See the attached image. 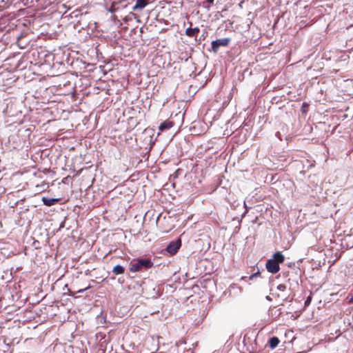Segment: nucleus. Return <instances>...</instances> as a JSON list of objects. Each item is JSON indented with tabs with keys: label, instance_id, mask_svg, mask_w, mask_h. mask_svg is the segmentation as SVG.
Segmentation results:
<instances>
[{
	"label": "nucleus",
	"instance_id": "7ed1b4c3",
	"mask_svg": "<svg viewBox=\"0 0 353 353\" xmlns=\"http://www.w3.org/2000/svg\"><path fill=\"white\" fill-rule=\"evenodd\" d=\"M181 244V243L180 239L176 241H172L167 246L166 250L172 255L175 254L177 252L178 250L179 249Z\"/></svg>",
	"mask_w": 353,
	"mask_h": 353
},
{
	"label": "nucleus",
	"instance_id": "9d476101",
	"mask_svg": "<svg viewBox=\"0 0 353 353\" xmlns=\"http://www.w3.org/2000/svg\"><path fill=\"white\" fill-rule=\"evenodd\" d=\"M279 265V263H282L284 261V256L280 252H276L274 254V259H272Z\"/></svg>",
	"mask_w": 353,
	"mask_h": 353
},
{
	"label": "nucleus",
	"instance_id": "f3484780",
	"mask_svg": "<svg viewBox=\"0 0 353 353\" xmlns=\"http://www.w3.org/2000/svg\"><path fill=\"white\" fill-rule=\"evenodd\" d=\"M259 273H256V274H254L250 276V279H252L253 277H254L255 276H256Z\"/></svg>",
	"mask_w": 353,
	"mask_h": 353
},
{
	"label": "nucleus",
	"instance_id": "f257e3e1",
	"mask_svg": "<svg viewBox=\"0 0 353 353\" xmlns=\"http://www.w3.org/2000/svg\"><path fill=\"white\" fill-rule=\"evenodd\" d=\"M153 263L148 259H138L137 261L131 265L130 270L132 272L141 271L151 268Z\"/></svg>",
	"mask_w": 353,
	"mask_h": 353
},
{
	"label": "nucleus",
	"instance_id": "1a4fd4ad",
	"mask_svg": "<svg viewBox=\"0 0 353 353\" xmlns=\"http://www.w3.org/2000/svg\"><path fill=\"white\" fill-rule=\"evenodd\" d=\"M199 28H187L185 30V34L188 37H194L196 36L199 32Z\"/></svg>",
	"mask_w": 353,
	"mask_h": 353
},
{
	"label": "nucleus",
	"instance_id": "39448f33",
	"mask_svg": "<svg viewBox=\"0 0 353 353\" xmlns=\"http://www.w3.org/2000/svg\"><path fill=\"white\" fill-rule=\"evenodd\" d=\"M148 2L147 0H137L136 4L133 6L132 10H142L148 5Z\"/></svg>",
	"mask_w": 353,
	"mask_h": 353
},
{
	"label": "nucleus",
	"instance_id": "9b49d317",
	"mask_svg": "<svg viewBox=\"0 0 353 353\" xmlns=\"http://www.w3.org/2000/svg\"><path fill=\"white\" fill-rule=\"evenodd\" d=\"M125 272V268L120 265H117L113 268L112 272L116 274H122Z\"/></svg>",
	"mask_w": 353,
	"mask_h": 353
},
{
	"label": "nucleus",
	"instance_id": "20e7f679",
	"mask_svg": "<svg viewBox=\"0 0 353 353\" xmlns=\"http://www.w3.org/2000/svg\"><path fill=\"white\" fill-rule=\"evenodd\" d=\"M265 266L268 271L272 274H276L280 270L279 265L276 263V261H274L272 259H270L267 261Z\"/></svg>",
	"mask_w": 353,
	"mask_h": 353
},
{
	"label": "nucleus",
	"instance_id": "4468645a",
	"mask_svg": "<svg viewBox=\"0 0 353 353\" xmlns=\"http://www.w3.org/2000/svg\"><path fill=\"white\" fill-rule=\"evenodd\" d=\"M350 303H353V294H349L347 297Z\"/></svg>",
	"mask_w": 353,
	"mask_h": 353
},
{
	"label": "nucleus",
	"instance_id": "f8f14e48",
	"mask_svg": "<svg viewBox=\"0 0 353 353\" xmlns=\"http://www.w3.org/2000/svg\"><path fill=\"white\" fill-rule=\"evenodd\" d=\"M277 289L279 290V291H281V292H283L286 289V286L284 284H280L277 286Z\"/></svg>",
	"mask_w": 353,
	"mask_h": 353
},
{
	"label": "nucleus",
	"instance_id": "f03ea898",
	"mask_svg": "<svg viewBox=\"0 0 353 353\" xmlns=\"http://www.w3.org/2000/svg\"><path fill=\"white\" fill-rule=\"evenodd\" d=\"M230 41V38H224L213 41L212 42V49L214 52H217L220 46H228Z\"/></svg>",
	"mask_w": 353,
	"mask_h": 353
},
{
	"label": "nucleus",
	"instance_id": "2eb2a0df",
	"mask_svg": "<svg viewBox=\"0 0 353 353\" xmlns=\"http://www.w3.org/2000/svg\"><path fill=\"white\" fill-rule=\"evenodd\" d=\"M88 288H85V289L79 290L78 291V292H79V293L83 292H84V291H85Z\"/></svg>",
	"mask_w": 353,
	"mask_h": 353
},
{
	"label": "nucleus",
	"instance_id": "dca6fc26",
	"mask_svg": "<svg viewBox=\"0 0 353 353\" xmlns=\"http://www.w3.org/2000/svg\"><path fill=\"white\" fill-rule=\"evenodd\" d=\"M214 0H207V2L210 4H212Z\"/></svg>",
	"mask_w": 353,
	"mask_h": 353
},
{
	"label": "nucleus",
	"instance_id": "ddd939ff",
	"mask_svg": "<svg viewBox=\"0 0 353 353\" xmlns=\"http://www.w3.org/2000/svg\"><path fill=\"white\" fill-rule=\"evenodd\" d=\"M312 300V297L309 296L305 301V305H309Z\"/></svg>",
	"mask_w": 353,
	"mask_h": 353
},
{
	"label": "nucleus",
	"instance_id": "423d86ee",
	"mask_svg": "<svg viewBox=\"0 0 353 353\" xmlns=\"http://www.w3.org/2000/svg\"><path fill=\"white\" fill-rule=\"evenodd\" d=\"M173 125L174 123L172 121H165L159 125V130L163 132L165 130L171 128L172 127H173Z\"/></svg>",
	"mask_w": 353,
	"mask_h": 353
},
{
	"label": "nucleus",
	"instance_id": "0eeeda50",
	"mask_svg": "<svg viewBox=\"0 0 353 353\" xmlns=\"http://www.w3.org/2000/svg\"><path fill=\"white\" fill-rule=\"evenodd\" d=\"M279 343H280V341L278 337L272 336L268 341V345L271 349L273 350L278 346Z\"/></svg>",
	"mask_w": 353,
	"mask_h": 353
},
{
	"label": "nucleus",
	"instance_id": "6e6552de",
	"mask_svg": "<svg viewBox=\"0 0 353 353\" xmlns=\"http://www.w3.org/2000/svg\"><path fill=\"white\" fill-rule=\"evenodd\" d=\"M58 201H59L58 199H50V198H46V197H43V199H42L43 203H44V205H46L47 206L53 205L55 203H57L58 202Z\"/></svg>",
	"mask_w": 353,
	"mask_h": 353
}]
</instances>
